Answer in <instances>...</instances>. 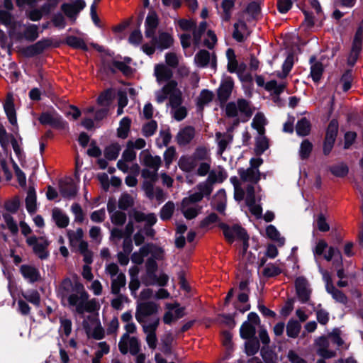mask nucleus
<instances>
[{
    "instance_id": "nucleus-18",
    "label": "nucleus",
    "mask_w": 363,
    "mask_h": 363,
    "mask_svg": "<svg viewBox=\"0 0 363 363\" xmlns=\"http://www.w3.org/2000/svg\"><path fill=\"white\" fill-rule=\"evenodd\" d=\"M26 208L28 212L32 215L37 210V198L35 188L30 186L28 188L27 196L25 200Z\"/></svg>"
},
{
    "instance_id": "nucleus-49",
    "label": "nucleus",
    "mask_w": 363,
    "mask_h": 363,
    "mask_svg": "<svg viewBox=\"0 0 363 363\" xmlns=\"http://www.w3.org/2000/svg\"><path fill=\"white\" fill-rule=\"evenodd\" d=\"M133 205L132 196L128 193L121 194L118 200V208L121 210L126 211Z\"/></svg>"
},
{
    "instance_id": "nucleus-62",
    "label": "nucleus",
    "mask_w": 363,
    "mask_h": 363,
    "mask_svg": "<svg viewBox=\"0 0 363 363\" xmlns=\"http://www.w3.org/2000/svg\"><path fill=\"white\" fill-rule=\"evenodd\" d=\"M126 214L122 211H115L111 216V222L116 225H123L126 221Z\"/></svg>"
},
{
    "instance_id": "nucleus-60",
    "label": "nucleus",
    "mask_w": 363,
    "mask_h": 363,
    "mask_svg": "<svg viewBox=\"0 0 363 363\" xmlns=\"http://www.w3.org/2000/svg\"><path fill=\"white\" fill-rule=\"evenodd\" d=\"M245 11L252 18H255L261 12V7L257 1H251L247 4Z\"/></svg>"
},
{
    "instance_id": "nucleus-52",
    "label": "nucleus",
    "mask_w": 363,
    "mask_h": 363,
    "mask_svg": "<svg viewBox=\"0 0 363 363\" xmlns=\"http://www.w3.org/2000/svg\"><path fill=\"white\" fill-rule=\"evenodd\" d=\"M157 129V123L155 120H151L150 121L145 123L142 128L143 135L146 137H150L153 135Z\"/></svg>"
},
{
    "instance_id": "nucleus-61",
    "label": "nucleus",
    "mask_w": 363,
    "mask_h": 363,
    "mask_svg": "<svg viewBox=\"0 0 363 363\" xmlns=\"http://www.w3.org/2000/svg\"><path fill=\"white\" fill-rule=\"evenodd\" d=\"M169 104L172 108H176L182 104V92L180 90L174 91L169 95Z\"/></svg>"
},
{
    "instance_id": "nucleus-7",
    "label": "nucleus",
    "mask_w": 363,
    "mask_h": 363,
    "mask_svg": "<svg viewBox=\"0 0 363 363\" xmlns=\"http://www.w3.org/2000/svg\"><path fill=\"white\" fill-rule=\"evenodd\" d=\"M59 190L62 196L68 199L75 197L78 192V188L72 179L68 181L60 180Z\"/></svg>"
},
{
    "instance_id": "nucleus-29",
    "label": "nucleus",
    "mask_w": 363,
    "mask_h": 363,
    "mask_svg": "<svg viewBox=\"0 0 363 363\" xmlns=\"http://www.w3.org/2000/svg\"><path fill=\"white\" fill-rule=\"evenodd\" d=\"M255 326L248 321H245L240 328V335L244 340L255 337Z\"/></svg>"
},
{
    "instance_id": "nucleus-47",
    "label": "nucleus",
    "mask_w": 363,
    "mask_h": 363,
    "mask_svg": "<svg viewBox=\"0 0 363 363\" xmlns=\"http://www.w3.org/2000/svg\"><path fill=\"white\" fill-rule=\"evenodd\" d=\"M362 48L352 45L350 52L347 60V64L348 66L352 67L356 64L359 54L362 52Z\"/></svg>"
},
{
    "instance_id": "nucleus-24",
    "label": "nucleus",
    "mask_w": 363,
    "mask_h": 363,
    "mask_svg": "<svg viewBox=\"0 0 363 363\" xmlns=\"http://www.w3.org/2000/svg\"><path fill=\"white\" fill-rule=\"evenodd\" d=\"M4 111L8 118L9 123L12 125H15L17 123L16 112L15 109L14 103L12 99H7L4 104Z\"/></svg>"
},
{
    "instance_id": "nucleus-35",
    "label": "nucleus",
    "mask_w": 363,
    "mask_h": 363,
    "mask_svg": "<svg viewBox=\"0 0 363 363\" xmlns=\"http://www.w3.org/2000/svg\"><path fill=\"white\" fill-rule=\"evenodd\" d=\"M324 72L323 65L321 62H315L311 66L310 76L315 83L320 82Z\"/></svg>"
},
{
    "instance_id": "nucleus-22",
    "label": "nucleus",
    "mask_w": 363,
    "mask_h": 363,
    "mask_svg": "<svg viewBox=\"0 0 363 363\" xmlns=\"http://www.w3.org/2000/svg\"><path fill=\"white\" fill-rule=\"evenodd\" d=\"M143 155V164L147 167L155 169V172H157L161 164L160 157L152 156L150 153H144V152L140 153V157H141Z\"/></svg>"
},
{
    "instance_id": "nucleus-8",
    "label": "nucleus",
    "mask_w": 363,
    "mask_h": 363,
    "mask_svg": "<svg viewBox=\"0 0 363 363\" xmlns=\"http://www.w3.org/2000/svg\"><path fill=\"white\" fill-rule=\"evenodd\" d=\"M150 38H152V44L156 45L160 50L169 48L174 43L172 36L167 32L160 33L158 37L154 35Z\"/></svg>"
},
{
    "instance_id": "nucleus-17",
    "label": "nucleus",
    "mask_w": 363,
    "mask_h": 363,
    "mask_svg": "<svg viewBox=\"0 0 363 363\" xmlns=\"http://www.w3.org/2000/svg\"><path fill=\"white\" fill-rule=\"evenodd\" d=\"M89 295L88 292L84 289L78 294H72L68 297V304L70 307H75V309L78 306H81L89 301Z\"/></svg>"
},
{
    "instance_id": "nucleus-2",
    "label": "nucleus",
    "mask_w": 363,
    "mask_h": 363,
    "mask_svg": "<svg viewBox=\"0 0 363 363\" xmlns=\"http://www.w3.org/2000/svg\"><path fill=\"white\" fill-rule=\"evenodd\" d=\"M52 45V40L49 38H43L34 44L22 48L20 50L22 55L30 58L42 54L44 50Z\"/></svg>"
},
{
    "instance_id": "nucleus-31",
    "label": "nucleus",
    "mask_w": 363,
    "mask_h": 363,
    "mask_svg": "<svg viewBox=\"0 0 363 363\" xmlns=\"http://www.w3.org/2000/svg\"><path fill=\"white\" fill-rule=\"evenodd\" d=\"M313 148V143L308 139H304L300 145L299 157L302 160L309 158Z\"/></svg>"
},
{
    "instance_id": "nucleus-12",
    "label": "nucleus",
    "mask_w": 363,
    "mask_h": 363,
    "mask_svg": "<svg viewBox=\"0 0 363 363\" xmlns=\"http://www.w3.org/2000/svg\"><path fill=\"white\" fill-rule=\"evenodd\" d=\"M20 272L22 276L28 279L30 283H35L41 279L39 270L33 266L23 264L20 267Z\"/></svg>"
},
{
    "instance_id": "nucleus-30",
    "label": "nucleus",
    "mask_w": 363,
    "mask_h": 363,
    "mask_svg": "<svg viewBox=\"0 0 363 363\" xmlns=\"http://www.w3.org/2000/svg\"><path fill=\"white\" fill-rule=\"evenodd\" d=\"M49 245L50 242L47 240H45L43 242H38L37 245H35V247L33 248L34 254L42 260L46 259L50 255L49 252L47 250Z\"/></svg>"
},
{
    "instance_id": "nucleus-42",
    "label": "nucleus",
    "mask_w": 363,
    "mask_h": 363,
    "mask_svg": "<svg viewBox=\"0 0 363 363\" xmlns=\"http://www.w3.org/2000/svg\"><path fill=\"white\" fill-rule=\"evenodd\" d=\"M347 122L352 123L354 125L358 127L359 128H362L363 113L352 111L347 113Z\"/></svg>"
},
{
    "instance_id": "nucleus-44",
    "label": "nucleus",
    "mask_w": 363,
    "mask_h": 363,
    "mask_svg": "<svg viewBox=\"0 0 363 363\" xmlns=\"http://www.w3.org/2000/svg\"><path fill=\"white\" fill-rule=\"evenodd\" d=\"M214 94L213 91L208 89H203L198 98L197 105L199 106H203L212 101Z\"/></svg>"
},
{
    "instance_id": "nucleus-46",
    "label": "nucleus",
    "mask_w": 363,
    "mask_h": 363,
    "mask_svg": "<svg viewBox=\"0 0 363 363\" xmlns=\"http://www.w3.org/2000/svg\"><path fill=\"white\" fill-rule=\"evenodd\" d=\"M61 11L70 20L74 21L78 14V11H76L74 5H71L69 3H63L61 5Z\"/></svg>"
},
{
    "instance_id": "nucleus-43",
    "label": "nucleus",
    "mask_w": 363,
    "mask_h": 363,
    "mask_svg": "<svg viewBox=\"0 0 363 363\" xmlns=\"http://www.w3.org/2000/svg\"><path fill=\"white\" fill-rule=\"evenodd\" d=\"M339 124L337 119H332L326 128L325 137L336 140L338 133Z\"/></svg>"
},
{
    "instance_id": "nucleus-34",
    "label": "nucleus",
    "mask_w": 363,
    "mask_h": 363,
    "mask_svg": "<svg viewBox=\"0 0 363 363\" xmlns=\"http://www.w3.org/2000/svg\"><path fill=\"white\" fill-rule=\"evenodd\" d=\"M211 60L210 52L206 50H200L195 55L194 60L199 67H206Z\"/></svg>"
},
{
    "instance_id": "nucleus-51",
    "label": "nucleus",
    "mask_w": 363,
    "mask_h": 363,
    "mask_svg": "<svg viewBox=\"0 0 363 363\" xmlns=\"http://www.w3.org/2000/svg\"><path fill=\"white\" fill-rule=\"evenodd\" d=\"M330 172L337 177H345L349 172L348 167L345 164H335L330 167Z\"/></svg>"
},
{
    "instance_id": "nucleus-23",
    "label": "nucleus",
    "mask_w": 363,
    "mask_h": 363,
    "mask_svg": "<svg viewBox=\"0 0 363 363\" xmlns=\"http://www.w3.org/2000/svg\"><path fill=\"white\" fill-rule=\"evenodd\" d=\"M25 26V29L23 32V40H26L28 42L33 43L39 37L38 26L35 24H29Z\"/></svg>"
},
{
    "instance_id": "nucleus-26",
    "label": "nucleus",
    "mask_w": 363,
    "mask_h": 363,
    "mask_svg": "<svg viewBox=\"0 0 363 363\" xmlns=\"http://www.w3.org/2000/svg\"><path fill=\"white\" fill-rule=\"evenodd\" d=\"M65 43L74 49H80L84 51H87L89 49L87 45L82 38L74 35H68L65 38Z\"/></svg>"
},
{
    "instance_id": "nucleus-20",
    "label": "nucleus",
    "mask_w": 363,
    "mask_h": 363,
    "mask_svg": "<svg viewBox=\"0 0 363 363\" xmlns=\"http://www.w3.org/2000/svg\"><path fill=\"white\" fill-rule=\"evenodd\" d=\"M100 305L96 298H91L81 306H78L75 309L77 313L84 314L85 312L92 313L99 310Z\"/></svg>"
},
{
    "instance_id": "nucleus-54",
    "label": "nucleus",
    "mask_w": 363,
    "mask_h": 363,
    "mask_svg": "<svg viewBox=\"0 0 363 363\" xmlns=\"http://www.w3.org/2000/svg\"><path fill=\"white\" fill-rule=\"evenodd\" d=\"M23 298L35 306H39L40 303V295L37 290H32L23 294Z\"/></svg>"
},
{
    "instance_id": "nucleus-21",
    "label": "nucleus",
    "mask_w": 363,
    "mask_h": 363,
    "mask_svg": "<svg viewBox=\"0 0 363 363\" xmlns=\"http://www.w3.org/2000/svg\"><path fill=\"white\" fill-rule=\"evenodd\" d=\"M311 131V123L306 117L299 119L296 125V132L300 137H306L310 135Z\"/></svg>"
},
{
    "instance_id": "nucleus-56",
    "label": "nucleus",
    "mask_w": 363,
    "mask_h": 363,
    "mask_svg": "<svg viewBox=\"0 0 363 363\" xmlns=\"http://www.w3.org/2000/svg\"><path fill=\"white\" fill-rule=\"evenodd\" d=\"M113 65L125 77L131 76L133 73V69L121 61L113 60Z\"/></svg>"
},
{
    "instance_id": "nucleus-4",
    "label": "nucleus",
    "mask_w": 363,
    "mask_h": 363,
    "mask_svg": "<svg viewBox=\"0 0 363 363\" xmlns=\"http://www.w3.org/2000/svg\"><path fill=\"white\" fill-rule=\"evenodd\" d=\"M234 87V82L231 77H227L220 82L217 89V99L222 107L230 98Z\"/></svg>"
},
{
    "instance_id": "nucleus-1",
    "label": "nucleus",
    "mask_w": 363,
    "mask_h": 363,
    "mask_svg": "<svg viewBox=\"0 0 363 363\" xmlns=\"http://www.w3.org/2000/svg\"><path fill=\"white\" fill-rule=\"evenodd\" d=\"M218 227L223 230L225 239L228 243L232 244L235 241V238L242 241L240 254L242 257L245 256L249 248L250 239L247 230L240 224H234L230 226L225 223L221 222L218 224Z\"/></svg>"
},
{
    "instance_id": "nucleus-53",
    "label": "nucleus",
    "mask_w": 363,
    "mask_h": 363,
    "mask_svg": "<svg viewBox=\"0 0 363 363\" xmlns=\"http://www.w3.org/2000/svg\"><path fill=\"white\" fill-rule=\"evenodd\" d=\"M122 158L125 162H133L136 158V152L133 150V141L127 143V147L122 154Z\"/></svg>"
},
{
    "instance_id": "nucleus-33",
    "label": "nucleus",
    "mask_w": 363,
    "mask_h": 363,
    "mask_svg": "<svg viewBox=\"0 0 363 363\" xmlns=\"http://www.w3.org/2000/svg\"><path fill=\"white\" fill-rule=\"evenodd\" d=\"M121 146L118 143H112L104 149V157L107 160H115L119 155Z\"/></svg>"
},
{
    "instance_id": "nucleus-59",
    "label": "nucleus",
    "mask_w": 363,
    "mask_h": 363,
    "mask_svg": "<svg viewBox=\"0 0 363 363\" xmlns=\"http://www.w3.org/2000/svg\"><path fill=\"white\" fill-rule=\"evenodd\" d=\"M157 272L146 271L145 275L143 276L141 279L143 284L146 286L155 285V281L157 279Z\"/></svg>"
},
{
    "instance_id": "nucleus-39",
    "label": "nucleus",
    "mask_w": 363,
    "mask_h": 363,
    "mask_svg": "<svg viewBox=\"0 0 363 363\" xmlns=\"http://www.w3.org/2000/svg\"><path fill=\"white\" fill-rule=\"evenodd\" d=\"M294 55L293 52H290L288 54L286 60H284L282 65V73H279L277 74V76L279 78H285L288 76L294 66Z\"/></svg>"
},
{
    "instance_id": "nucleus-38",
    "label": "nucleus",
    "mask_w": 363,
    "mask_h": 363,
    "mask_svg": "<svg viewBox=\"0 0 363 363\" xmlns=\"http://www.w3.org/2000/svg\"><path fill=\"white\" fill-rule=\"evenodd\" d=\"M266 118L263 113H257L251 123L252 128L257 130L260 135L264 133V128Z\"/></svg>"
},
{
    "instance_id": "nucleus-9",
    "label": "nucleus",
    "mask_w": 363,
    "mask_h": 363,
    "mask_svg": "<svg viewBox=\"0 0 363 363\" xmlns=\"http://www.w3.org/2000/svg\"><path fill=\"white\" fill-rule=\"evenodd\" d=\"M195 137V128L188 125L182 128L176 136L177 144L179 146H185L189 144Z\"/></svg>"
},
{
    "instance_id": "nucleus-50",
    "label": "nucleus",
    "mask_w": 363,
    "mask_h": 363,
    "mask_svg": "<svg viewBox=\"0 0 363 363\" xmlns=\"http://www.w3.org/2000/svg\"><path fill=\"white\" fill-rule=\"evenodd\" d=\"M173 341L174 337L171 333L166 334L162 340V347L161 350L164 354L168 355L172 354V344Z\"/></svg>"
},
{
    "instance_id": "nucleus-32",
    "label": "nucleus",
    "mask_w": 363,
    "mask_h": 363,
    "mask_svg": "<svg viewBox=\"0 0 363 363\" xmlns=\"http://www.w3.org/2000/svg\"><path fill=\"white\" fill-rule=\"evenodd\" d=\"M130 125V118L127 116L123 118L120 121V127L117 129L118 137L122 139H125L128 136Z\"/></svg>"
},
{
    "instance_id": "nucleus-58",
    "label": "nucleus",
    "mask_w": 363,
    "mask_h": 363,
    "mask_svg": "<svg viewBox=\"0 0 363 363\" xmlns=\"http://www.w3.org/2000/svg\"><path fill=\"white\" fill-rule=\"evenodd\" d=\"M281 272L279 267L273 264H270L263 269L262 274L265 277L271 278L279 275Z\"/></svg>"
},
{
    "instance_id": "nucleus-57",
    "label": "nucleus",
    "mask_w": 363,
    "mask_h": 363,
    "mask_svg": "<svg viewBox=\"0 0 363 363\" xmlns=\"http://www.w3.org/2000/svg\"><path fill=\"white\" fill-rule=\"evenodd\" d=\"M357 138V134L354 131H347L344 135V145L345 150H348L355 143Z\"/></svg>"
},
{
    "instance_id": "nucleus-25",
    "label": "nucleus",
    "mask_w": 363,
    "mask_h": 363,
    "mask_svg": "<svg viewBox=\"0 0 363 363\" xmlns=\"http://www.w3.org/2000/svg\"><path fill=\"white\" fill-rule=\"evenodd\" d=\"M300 322L294 318H291L286 324V335L289 337L296 338L301 331Z\"/></svg>"
},
{
    "instance_id": "nucleus-19",
    "label": "nucleus",
    "mask_w": 363,
    "mask_h": 363,
    "mask_svg": "<svg viewBox=\"0 0 363 363\" xmlns=\"http://www.w3.org/2000/svg\"><path fill=\"white\" fill-rule=\"evenodd\" d=\"M155 74L158 82L169 81L173 77L172 70L163 64H159L155 66Z\"/></svg>"
},
{
    "instance_id": "nucleus-37",
    "label": "nucleus",
    "mask_w": 363,
    "mask_h": 363,
    "mask_svg": "<svg viewBox=\"0 0 363 363\" xmlns=\"http://www.w3.org/2000/svg\"><path fill=\"white\" fill-rule=\"evenodd\" d=\"M126 284L125 275L123 273H120L116 279L111 282V293L115 295L121 294V289L124 287Z\"/></svg>"
},
{
    "instance_id": "nucleus-41",
    "label": "nucleus",
    "mask_w": 363,
    "mask_h": 363,
    "mask_svg": "<svg viewBox=\"0 0 363 363\" xmlns=\"http://www.w3.org/2000/svg\"><path fill=\"white\" fill-rule=\"evenodd\" d=\"M18 26L21 27L23 25L21 22H13L12 25L9 27L8 33L11 39L15 40L16 42H21L23 40V32L18 30Z\"/></svg>"
},
{
    "instance_id": "nucleus-16",
    "label": "nucleus",
    "mask_w": 363,
    "mask_h": 363,
    "mask_svg": "<svg viewBox=\"0 0 363 363\" xmlns=\"http://www.w3.org/2000/svg\"><path fill=\"white\" fill-rule=\"evenodd\" d=\"M197 165L198 163L191 155H182L178 161V166L179 169L184 172L189 173L192 172Z\"/></svg>"
},
{
    "instance_id": "nucleus-14",
    "label": "nucleus",
    "mask_w": 363,
    "mask_h": 363,
    "mask_svg": "<svg viewBox=\"0 0 363 363\" xmlns=\"http://www.w3.org/2000/svg\"><path fill=\"white\" fill-rule=\"evenodd\" d=\"M52 218L60 228H65L69 225V217L57 207H55L52 210Z\"/></svg>"
},
{
    "instance_id": "nucleus-40",
    "label": "nucleus",
    "mask_w": 363,
    "mask_h": 363,
    "mask_svg": "<svg viewBox=\"0 0 363 363\" xmlns=\"http://www.w3.org/2000/svg\"><path fill=\"white\" fill-rule=\"evenodd\" d=\"M174 208L173 201H167L160 209V218L164 221L169 220L173 216Z\"/></svg>"
},
{
    "instance_id": "nucleus-28",
    "label": "nucleus",
    "mask_w": 363,
    "mask_h": 363,
    "mask_svg": "<svg viewBox=\"0 0 363 363\" xmlns=\"http://www.w3.org/2000/svg\"><path fill=\"white\" fill-rule=\"evenodd\" d=\"M266 235L268 238L270 240L275 241L278 243L279 246H282L284 245L285 239L284 237H281L280 233L277 229V228L273 225H269L266 228Z\"/></svg>"
},
{
    "instance_id": "nucleus-63",
    "label": "nucleus",
    "mask_w": 363,
    "mask_h": 363,
    "mask_svg": "<svg viewBox=\"0 0 363 363\" xmlns=\"http://www.w3.org/2000/svg\"><path fill=\"white\" fill-rule=\"evenodd\" d=\"M51 21L55 27L60 29H63L66 26L65 18L61 12L54 14Z\"/></svg>"
},
{
    "instance_id": "nucleus-48",
    "label": "nucleus",
    "mask_w": 363,
    "mask_h": 363,
    "mask_svg": "<svg viewBox=\"0 0 363 363\" xmlns=\"http://www.w3.org/2000/svg\"><path fill=\"white\" fill-rule=\"evenodd\" d=\"M260 354L265 363H276L277 354L268 346L262 347Z\"/></svg>"
},
{
    "instance_id": "nucleus-55",
    "label": "nucleus",
    "mask_w": 363,
    "mask_h": 363,
    "mask_svg": "<svg viewBox=\"0 0 363 363\" xmlns=\"http://www.w3.org/2000/svg\"><path fill=\"white\" fill-rule=\"evenodd\" d=\"M191 156L197 163L199 161L206 160L209 157L207 148L203 146L196 147Z\"/></svg>"
},
{
    "instance_id": "nucleus-36",
    "label": "nucleus",
    "mask_w": 363,
    "mask_h": 363,
    "mask_svg": "<svg viewBox=\"0 0 363 363\" xmlns=\"http://www.w3.org/2000/svg\"><path fill=\"white\" fill-rule=\"evenodd\" d=\"M113 98L112 89H107L99 95L96 101L99 106L108 108L111 104Z\"/></svg>"
},
{
    "instance_id": "nucleus-13",
    "label": "nucleus",
    "mask_w": 363,
    "mask_h": 363,
    "mask_svg": "<svg viewBox=\"0 0 363 363\" xmlns=\"http://www.w3.org/2000/svg\"><path fill=\"white\" fill-rule=\"evenodd\" d=\"M72 289L73 283L71 279L69 277L63 279L57 289V297L62 300L66 298L68 301V297L72 294L70 293L72 291Z\"/></svg>"
},
{
    "instance_id": "nucleus-3",
    "label": "nucleus",
    "mask_w": 363,
    "mask_h": 363,
    "mask_svg": "<svg viewBox=\"0 0 363 363\" xmlns=\"http://www.w3.org/2000/svg\"><path fill=\"white\" fill-rule=\"evenodd\" d=\"M295 289L296 296L302 303H307L312 293V289L309 287V283L304 277H298L295 280Z\"/></svg>"
},
{
    "instance_id": "nucleus-10",
    "label": "nucleus",
    "mask_w": 363,
    "mask_h": 363,
    "mask_svg": "<svg viewBox=\"0 0 363 363\" xmlns=\"http://www.w3.org/2000/svg\"><path fill=\"white\" fill-rule=\"evenodd\" d=\"M238 173L240 177V179L243 182H251L253 184H257L260 180V172L259 169L255 170L252 168H239Z\"/></svg>"
},
{
    "instance_id": "nucleus-27",
    "label": "nucleus",
    "mask_w": 363,
    "mask_h": 363,
    "mask_svg": "<svg viewBox=\"0 0 363 363\" xmlns=\"http://www.w3.org/2000/svg\"><path fill=\"white\" fill-rule=\"evenodd\" d=\"M245 343V352L250 357L257 354L260 348L259 340L257 337L247 339Z\"/></svg>"
},
{
    "instance_id": "nucleus-64",
    "label": "nucleus",
    "mask_w": 363,
    "mask_h": 363,
    "mask_svg": "<svg viewBox=\"0 0 363 363\" xmlns=\"http://www.w3.org/2000/svg\"><path fill=\"white\" fill-rule=\"evenodd\" d=\"M179 28L184 31H190L196 27V21L192 19L182 18L178 21Z\"/></svg>"
},
{
    "instance_id": "nucleus-45",
    "label": "nucleus",
    "mask_w": 363,
    "mask_h": 363,
    "mask_svg": "<svg viewBox=\"0 0 363 363\" xmlns=\"http://www.w3.org/2000/svg\"><path fill=\"white\" fill-rule=\"evenodd\" d=\"M269 148V142L267 137L257 138L255 143V152L257 156L262 155Z\"/></svg>"
},
{
    "instance_id": "nucleus-5",
    "label": "nucleus",
    "mask_w": 363,
    "mask_h": 363,
    "mask_svg": "<svg viewBox=\"0 0 363 363\" xmlns=\"http://www.w3.org/2000/svg\"><path fill=\"white\" fill-rule=\"evenodd\" d=\"M158 311V306L153 301L140 303L136 308L135 318L139 323H144L143 318L152 315Z\"/></svg>"
},
{
    "instance_id": "nucleus-6",
    "label": "nucleus",
    "mask_w": 363,
    "mask_h": 363,
    "mask_svg": "<svg viewBox=\"0 0 363 363\" xmlns=\"http://www.w3.org/2000/svg\"><path fill=\"white\" fill-rule=\"evenodd\" d=\"M38 121L42 125H49L56 129H65L67 125V123L60 116L54 117L49 112H43L40 115Z\"/></svg>"
},
{
    "instance_id": "nucleus-11",
    "label": "nucleus",
    "mask_w": 363,
    "mask_h": 363,
    "mask_svg": "<svg viewBox=\"0 0 363 363\" xmlns=\"http://www.w3.org/2000/svg\"><path fill=\"white\" fill-rule=\"evenodd\" d=\"M158 24L159 19L156 12H149L145 22V34L146 38H150V37H153V35L155 34V30L158 26Z\"/></svg>"
},
{
    "instance_id": "nucleus-15",
    "label": "nucleus",
    "mask_w": 363,
    "mask_h": 363,
    "mask_svg": "<svg viewBox=\"0 0 363 363\" xmlns=\"http://www.w3.org/2000/svg\"><path fill=\"white\" fill-rule=\"evenodd\" d=\"M238 111H239L244 118H241L242 123H246L252 117L253 110L250 106V102L245 99H238L237 100Z\"/></svg>"
}]
</instances>
